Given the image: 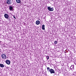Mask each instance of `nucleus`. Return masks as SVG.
<instances>
[{"label": "nucleus", "mask_w": 76, "mask_h": 76, "mask_svg": "<svg viewBox=\"0 0 76 76\" xmlns=\"http://www.w3.org/2000/svg\"><path fill=\"white\" fill-rule=\"evenodd\" d=\"M47 69L48 70V72H50L51 74H52L53 73L55 74V71H54V70L52 69H50L49 67H47Z\"/></svg>", "instance_id": "f257e3e1"}, {"label": "nucleus", "mask_w": 76, "mask_h": 76, "mask_svg": "<svg viewBox=\"0 0 76 76\" xmlns=\"http://www.w3.org/2000/svg\"><path fill=\"white\" fill-rule=\"evenodd\" d=\"M1 57L3 59H4H4H6L7 58V56L6 55V54L3 53L1 54Z\"/></svg>", "instance_id": "f03ea898"}, {"label": "nucleus", "mask_w": 76, "mask_h": 76, "mask_svg": "<svg viewBox=\"0 0 76 76\" xmlns=\"http://www.w3.org/2000/svg\"><path fill=\"white\" fill-rule=\"evenodd\" d=\"M48 9L49 10V11H53L54 10V9L53 7H52L51 8V7H48Z\"/></svg>", "instance_id": "7ed1b4c3"}, {"label": "nucleus", "mask_w": 76, "mask_h": 76, "mask_svg": "<svg viewBox=\"0 0 76 76\" xmlns=\"http://www.w3.org/2000/svg\"><path fill=\"white\" fill-rule=\"evenodd\" d=\"M6 3L7 4H12V1L11 0H7L6 1Z\"/></svg>", "instance_id": "20e7f679"}, {"label": "nucleus", "mask_w": 76, "mask_h": 76, "mask_svg": "<svg viewBox=\"0 0 76 76\" xmlns=\"http://www.w3.org/2000/svg\"><path fill=\"white\" fill-rule=\"evenodd\" d=\"M9 9L10 11H13V7L12 6H10L9 7Z\"/></svg>", "instance_id": "39448f33"}, {"label": "nucleus", "mask_w": 76, "mask_h": 76, "mask_svg": "<svg viewBox=\"0 0 76 76\" xmlns=\"http://www.w3.org/2000/svg\"><path fill=\"white\" fill-rule=\"evenodd\" d=\"M5 62L7 64L9 65L10 64V61L9 60H7Z\"/></svg>", "instance_id": "423d86ee"}, {"label": "nucleus", "mask_w": 76, "mask_h": 76, "mask_svg": "<svg viewBox=\"0 0 76 76\" xmlns=\"http://www.w3.org/2000/svg\"><path fill=\"white\" fill-rule=\"evenodd\" d=\"M4 16L5 18H6L7 19L9 18V15L7 14H5L4 15Z\"/></svg>", "instance_id": "0eeeda50"}, {"label": "nucleus", "mask_w": 76, "mask_h": 76, "mask_svg": "<svg viewBox=\"0 0 76 76\" xmlns=\"http://www.w3.org/2000/svg\"><path fill=\"white\" fill-rule=\"evenodd\" d=\"M39 23H40V21H39L38 20H37L36 22V25H39Z\"/></svg>", "instance_id": "6e6552de"}, {"label": "nucleus", "mask_w": 76, "mask_h": 76, "mask_svg": "<svg viewBox=\"0 0 76 76\" xmlns=\"http://www.w3.org/2000/svg\"><path fill=\"white\" fill-rule=\"evenodd\" d=\"M71 70H73L74 69V65H72L70 67Z\"/></svg>", "instance_id": "1a4fd4ad"}, {"label": "nucleus", "mask_w": 76, "mask_h": 76, "mask_svg": "<svg viewBox=\"0 0 76 76\" xmlns=\"http://www.w3.org/2000/svg\"><path fill=\"white\" fill-rule=\"evenodd\" d=\"M0 67H2V68H3V67H4V65L3 64H0Z\"/></svg>", "instance_id": "9d476101"}, {"label": "nucleus", "mask_w": 76, "mask_h": 76, "mask_svg": "<svg viewBox=\"0 0 76 76\" xmlns=\"http://www.w3.org/2000/svg\"><path fill=\"white\" fill-rule=\"evenodd\" d=\"M42 28L43 30H45V25H42Z\"/></svg>", "instance_id": "9b49d317"}, {"label": "nucleus", "mask_w": 76, "mask_h": 76, "mask_svg": "<svg viewBox=\"0 0 76 76\" xmlns=\"http://www.w3.org/2000/svg\"><path fill=\"white\" fill-rule=\"evenodd\" d=\"M16 2L17 3H20V0H16Z\"/></svg>", "instance_id": "f8f14e48"}, {"label": "nucleus", "mask_w": 76, "mask_h": 76, "mask_svg": "<svg viewBox=\"0 0 76 76\" xmlns=\"http://www.w3.org/2000/svg\"><path fill=\"white\" fill-rule=\"evenodd\" d=\"M57 41H55V42H54V44L55 45H56V44H57Z\"/></svg>", "instance_id": "ddd939ff"}, {"label": "nucleus", "mask_w": 76, "mask_h": 76, "mask_svg": "<svg viewBox=\"0 0 76 76\" xmlns=\"http://www.w3.org/2000/svg\"><path fill=\"white\" fill-rule=\"evenodd\" d=\"M46 57L47 58V60H48V59H49V56H46Z\"/></svg>", "instance_id": "4468645a"}, {"label": "nucleus", "mask_w": 76, "mask_h": 76, "mask_svg": "<svg viewBox=\"0 0 76 76\" xmlns=\"http://www.w3.org/2000/svg\"><path fill=\"white\" fill-rule=\"evenodd\" d=\"M66 51H67V50H65V52H64L65 53H67Z\"/></svg>", "instance_id": "2eb2a0df"}, {"label": "nucleus", "mask_w": 76, "mask_h": 76, "mask_svg": "<svg viewBox=\"0 0 76 76\" xmlns=\"http://www.w3.org/2000/svg\"><path fill=\"white\" fill-rule=\"evenodd\" d=\"M13 18H14V19H16V18L15 17V16H13Z\"/></svg>", "instance_id": "dca6fc26"}, {"label": "nucleus", "mask_w": 76, "mask_h": 76, "mask_svg": "<svg viewBox=\"0 0 76 76\" xmlns=\"http://www.w3.org/2000/svg\"><path fill=\"white\" fill-rule=\"evenodd\" d=\"M66 50H67L66 52H68V51H69V50H67V49H66Z\"/></svg>", "instance_id": "f3484780"}, {"label": "nucleus", "mask_w": 76, "mask_h": 76, "mask_svg": "<svg viewBox=\"0 0 76 76\" xmlns=\"http://www.w3.org/2000/svg\"><path fill=\"white\" fill-rule=\"evenodd\" d=\"M56 75V74H55L54 75Z\"/></svg>", "instance_id": "a211bd4d"}, {"label": "nucleus", "mask_w": 76, "mask_h": 76, "mask_svg": "<svg viewBox=\"0 0 76 76\" xmlns=\"http://www.w3.org/2000/svg\"><path fill=\"white\" fill-rule=\"evenodd\" d=\"M52 1H53V0H51Z\"/></svg>", "instance_id": "6ab92c4d"}]
</instances>
